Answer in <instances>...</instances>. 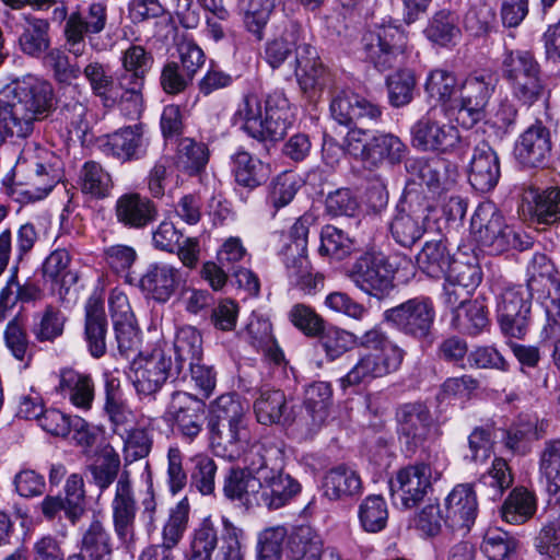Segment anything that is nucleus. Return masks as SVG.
Wrapping results in <instances>:
<instances>
[{
	"instance_id": "nucleus-16",
	"label": "nucleus",
	"mask_w": 560,
	"mask_h": 560,
	"mask_svg": "<svg viewBox=\"0 0 560 560\" xmlns=\"http://www.w3.org/2000/svg\"><path fill=\"white\" fill-rule=\"evenodd\" d=\"M265 453H268L262 444H254L246 453L244 468H231L224 478L223 492L231 500L255 503L257 493L258 475L252 467L265 465Z\"/></svg>"
},
{
	"instance_id": "nucleus-47",
	"label": "nucleus",
	"mask_w": 560,
	"mask_h": 560,
	"mask_svg": "<svg viewBox=\"0 0 560 560\" xmlns=\"http://www.w3.org/2000/svg\"><path fill=\"white\" fill-rule=\"evenodd\" d=\"M82 551L91 560H109L113 551L110 535L101 521L93 520L83 533Z\"/></svg>"
},
{
	"instance_id": "nucleus-33",
	"label": "nucleus",
	"mask_w": 560,
	"mask_h": 560,
	"mask_svg": "<svg viewBox=\"0 0 560 560\" xmlns=\"http://www.w3.org/2000/svg\"><path fill=\"white\" fill-rule=\"evenodd\" d=\"M107 319L103 302L91 296L85 305L84 338L89 352L93 358H101L106 353Z\"/></svg>"
},
{
	"instance_id": "nucleus-62",
	"label": "nucleus",
	"mask_w": 560,
	"mask_h": 560,
	"mask_svg": "<svg viewBox=\"0 0 560 560\" xmlns=\"http://www.w3.org/2000/svg\"><path fill=\"white\" fill-rule=\"evenodd\" d=\"M66 517L75 524L85 513V491L81 476L72 474L68 477L65 486Z\"/></svg>"
},
{
	"instance_id": "nucleus-21",
	"label": "nucleus",
	"mask_w": 560,
	"mask_h": 560,
	"mask_svg": "<svg viewBox=\"0 0 560 560\" xmlns=\"http://www.w3.org/2000/svg\"><path fill=\"white\" fill-rule=\"evenodd\" d=\"M427 219V206L402 201L389 224L392 236L401 246L409 247L422 237Z\"/></svg>"
},
{
	"instance_id": "nucleus-34",
	"label": "nucleus",
	"mask_w": 560,
	"mask_h": 560,
	"mask_svg": "<svg viewBox=\"0 0 560 560\" xmlns=\"http://www.w3.org/2000/svg\"><path fill=\"white\" fill-rule=\"evenodd\" d=\"M324 495L329 500H345L361 494L362 480L349 466L338 465L329 469L323 479Z\"/></svg>"
},
{
	"instance_id": "nucleus-11",
	"label": "nucleus",
	"mask_w": 560,
	"mask_h": 560,
	"mask_svg": "<svg viewBox=\"0 0 560 560\" xmlns=\"http://www.w3.org/2000/svg\"><path fill=\"white\" fill-rule=\"evenodd\" d=\"M497 80L491 74L468 77L460 85L452 112L459 125L471 128L485 117L486 107L494 92Z\"/></svg>"
},
{
	"instance_id": "nucleus-40",
	"label": "nucleus",
	"mask_w": 560,
	"mask_h": 560,
	"mask_svg": "<svg viewBox=\"0 0 560 560\" xmlns=\"http://www.w3.org/2000/svg\"><path fill=\"white\" fill-rule=\"evenodd\" d=\"M453 256L443 241H429L417 255L421 271L431 278H444L450 271Z\"/></svg>"
},
{
	"instance_id": "nucleus-35",
	"label": "nucleus",
	"mask_w": 560,
	"mask_h": 560,
	"mask_svg": "<svg viewBox=\"0 0 560 560\" xmlns=\"http://www.w3.org/2000/svg\"><path fill=\"white\" fill-rule=\"evenodd\" d=\"M58 392L68 397L74 407L89 410L94 400V382L85 373L66 369L60 372Z\"/></svg>"
},
{
	"instance_id": "nucleus-18",
	"label": "nucleus",
	"mask_w": 560,
	"mask_h": 560,
	"mask_svg": "<svg viewBox=\"0 0 560 560\" xmlns=\"http://www.w3.org/2000/svg\"><path fill=\"white\" fill-rule=\"evenodd\" d=\"M551 148L550 130L541 121H536L518 136L514 155L522 165L538 167L547 163Z\"/></svg>"
},
{
	"instance_id": "nucleus-50",
	"label": "nucleus",
	"mask_w": 560,
	"mask_h": 560,
	"mask_svg": "<svg viewBox=\"0 0 560 560\" xmlns=\"http://www.w3.org/2000/svg\"><path fill=\"white\" fill-rule=\"evenodd\" d=\"M535 548L542 560H560V513L549 515L535 537Z\"/></svg>"
},
{
	"instance_id": "nucleus-45",
	"label": "nucleus",
	"mask_w": 560,
	"mask_h": 560,
	"mask_svg": "<svg viewBox=\"0 0 560 560\" xmlns=\"http://www.w3.org/2000/svg\"><path fill=\"white\" fill-rule=\"evenodd\" d=\"M424 90L428 96L452 110L457 93V81L454 73L444 69H434L428 74Z\"/></svg>"
},
{
	"instance_id": "nucleus-12",
	"label": "nucleus",
	"mask_w": 560,
	"mask_h": 560,
	"mask_svg": "<svg viewBox=\"0 0 560 560\" xmlns=\"http://www.w3.org/2000/svg\"><path fill=\"white\" fill-rule=\"evenodd\" d=\"M410 142L418 151L446 153L460 147L462 137L455 126L439 120L430 109L411 126Z\"/></svg>"
},
{
	"instance_id": "nucleus-59",
	"label": "nucleus",
	"mask_w": 560,
	"mask_h": 560,
	"mask_svg": "<svg viewBox=\"0 0 560 560\" xmlns=\"http://www.w3.org/2000/svg\"><path fill=\"white\" fill-rule=\"evenodd\" d=\"M539 469L548 482L549 491L560 495V440L546 442L540 454Z\"/></svg>"
},
{
	"instance_id": "nucleus-64",
	"label": "nucleus",
	"mask_w": 560,
	"mask_h": 560,
	"mask_svg": "<svg viewBox=\"0 0 560 560\" xmlns=\"http://www.w3.org/2000/svg\"><path fill=\"white\" fill-rule=\"evenodd\" d=\"M416 79L411 71H398L387 79L388 100L392 106L401 107L413 97Z\"/></svg>"
},
{
	"instance_id": "nucleus-22",
	"label": "nucleus",
	"mask_w": 560,
	"mask_h": 560,
	"mask_svg": "<svg viewBox=\"0 0 560 560\" xmlns=\"http://www.w3.org/2000/svg\"><path fill=\"white\" fill-rule=\"evenodd\" d=\"M291 106L289 100L282 93H273L266 100L261 120L258 122L257 132L252 138L259 141H277L284 137L291 125Z\"/></svg>"
},
{
	"instance_id": "nucleus-10",
	"label": "nucleus",
	"mask_w": 560,
	"mask_h": 560,
	"mask_svg": "<svg viewBox=\"0 0 560 560\" xmlns=\"http://www.w3.org/2000/svg\"><path fill=\"white\" fill-rule=\"evenodd\" d=\"M265 453V465L252 467L258 475L255 503L268 510H278L287 505L300 491V483L281 469L270 467V454H280L279 448H270Z\"/></svg>"
},
{
	"instance_id": "nucleus-23",
	"label": "nucleus",
	"mask_w": 560,
	"mask_h": 560,
	"mask_svg": "<svg viewBox=\"0 0 560 560\" xmlns=\"http://www.w3.org/2000/svg\"><path fill=\"white\" fill-rule=\"evenodd\" d=\"M478 514V501L471 485L460 483L445 498V524L453 529L469 530Z\"/></svg>"
},
{
	"instance_id": "nucleus-46",
	"label": "nucleus",
	"mask_w": 560,
	"mask_h": 560,
	"mask_svg": "<svg viewBox=\"0 0 560 560\" xmlns=\"http://www.w3.org/2000/svg\"><path fill=\"white\" fill-rule=\"evenodd\" d=\"M358 517L366 533L382 532L388 521V508L382 495H368L359 505Z\"/></svg>"
},
{
	"instance_id": "nucleus-8",
	"label": "nucleus",
	"mask_w": 560,
	"mask_h": 560,
	"mask_svg": "<svg viewBox=\"0 0 560 560\" xmlns=\"http://www.w3.org/2000/svg\"><path fill=\"white\" fill-rule=\"evenodd\" d=\"M470 229L476 242L491 254L516 248L520 243L517 233L504 223L501 212L492 202L478 206L471 218Z\"/></svg>"
},
{
	"instance_id": "nucleus-52",
	"label": "nucleus",
	"mask_w": 560,
	"mask_h": 560,
	"mask_svg": "<svg viewBox=\"0 0 560 560\" xmlns=\"http://www.w3.org/2000/svg\"><path fill=\"white\" fill-rule=\"evenodd\" d=\"M188 520L189 503L187 499H183L170 510L168 518L162 529V544L159 545L174 550L187 529Z\"/></svg>"
},
{
	"instance_id": "nucleus-3",
	"label": "nucleus",
	"mask_w": 560,
	"mask_h": 560,
	"mask_svg": "<svg viewBox=\"0 0 560 560\" xmlns=\"http://www.w3.org/2000/svg\"><path fill=\"white\" fill-rule=\"evenodd\" d=\"M49 153L34 143L26 144L12 168L14 183L7 185L5 194L14 201L28 203L48 195L57 183V175L47 165Z\"/></svg>"
},
{
	"instance_id": "nucleus-25",
	"label": "nucleus",
	"mask_w": 560,
	"mask_h": 560,
	"mask_svg": "<svg viewBox=\"0 0 560 560\" xmlns=\"http://www.w3.org/2000/svg\"><path fill=\"white\" fill-rule=\"evenodd\" d=\"M103 147L106 154L125 163L143 159L147 155L148 141L143 137L142 126L133 125L108 135Z\"/></svg>"
},
{
	"instance_id": "nucleus-42",
	"label": "nucleus",
	"mask_w": 560,
	"mask_h": 560,
	"mask_svg": "<svg viewBox=\"0 0 560 560\" xmlns=\"http://www.w3.org/2000/svg\"><path fill=\"white\" fill-rule=\"evenodd\" d=\"M71 256L65 248L52 250L43 262V277L45 281L51 282L66 291L78 280L77 273L70 270ZM62 295V292L59 291Z\"/></svg>"
},
{
	"instance_id": "nucleus-58",
	"label": "nucleus",
	"mask_w": 560,
	"mask_h": 560,
	"mask_svg": "<svg viewBox=\"0 0 560 560\" xmlns=\"http://www.w3.org/2000/svg\"><path fill=\"white\" fill-rule=\"evenodd\" d=\"M513 479V475L506 460L503 458H495L492 462L491 468L480 477L479 483L488 488V495L495 500L512 486Z\"/></svg>"
},
{
	"instance_id": "nucleus-48",
	"label": "nucleus",
	"mask_w": 560,
	"mask_h": 560,
	"mask_svg": "<svg viewBox=\"0 0 560 560\" xmlns=\"http://www.w3.org/2000/svg\"><path fill=\"white\" fill-rule=\"evenodd\" d=\"M174 350L177 368L180 370L185 363L200 362L202 357V339L196 328L185 326L177 330Z\"/></svg>"
},
{
	"instance_id": "nucleus-61",
	"label": "nucleus",
	"mask_w": 560,
	"mask_h": 560,
	"mask_svg": "<svg viewBox=\"0 0 560 560\" xmlns=\"http://www.w3.org/2000/svg\"><path fill=\"white\" fill-rule=\"evenodd\" d=\"M290 323L307 337H317L325 327L324 318L316 311L306 304H294L289 313Z\"/></svg>"
},
{
	"instance_id": "nucleus-37",
	"label": "nucleus",
	"mask_w": 560,
	"mask_h": 560,
	"mask_svg": "<svg viewBox=\"0 0 560 560\" xmlns=\"http://www.w3.org/2000/svg\"><path fill=\"white\" fill-rule=\"evenodd\" d=\"M122 70L119 72L126 84L142 95L145 77L153 65V56L140 45H131L121 55Z\"/></svg>"
},
{
	"instance_id": "nucleus-60",
	"label": "nucleus",
	"mask_w": 560,
	"mask_h": 560,
	"mask_svg": "<svg viewBox=\"0 0 560 560\" xmlns=\"http://www.w3.org/2000/svg\"><path fill=\"white\" fill-rule=\"evenodd\" d=\"M517 541L506 532L489 530L481 549L489 560H515Z\"/></svg>"
},
{
	"instance_id": "nucleus-17",
	"label": "nucleus",
	"mask_w": 560,
	"mask_h": 560,
	"mask_svg": "<svg viewBox=\"0 0 560 560\" xmlns=\"http://www.w3.org/2000/svg\"><path fill=\"white\" fill-rule=\"evenodd\" d=\"M112 511L115 534L119 541L129 548L135 541L137 503L127 470L120 474L117 481Z\"/></svg>"
},
{
	"instance_id": "nucleus-53",
	"label": "nucleus",
	"mask_w": 560,
	"mask_h": 560,
	"mask_svg": "<svg viewBox=\"0 0 560 560\" xmlns=\"http://www.w3.org/2000/svg\"><path fill=\"white\" fill-rule=\"evenodd\" d=\"M539 70V63L533 54L526 50L508 51L502 61L503 77L510 84L529 74L538 73Z\"/></svg>"
},
{
	"instance_id": "nucleus-5",
	"label": "nucleus",
	"mask_w": 560,
	"mask_h": 560,
	"mask_svg": "<svg viewBox=\"0 0 560 560\" xmlns=\"http://www.w3.org/2000/svg\"><path fill=\"white\" fill-rule=\"evenodd\" d=\"M495 312L504 336L522 339L529 324L534 292L523 284L498 285L494 290Z\"/></svg>"
},
{
	"instance_id": "nucleus-13",
	"label": "nucleus",
	"mask_w": 560,
	"mask_h": 560,
	"mask_svg": "<svg viewBox=\"0 0 560 560\" xmlns=\"http://www.w3.org/2000/svg\"><path fill=\"white\" fill-rule=\"evenodd\" d=\"M394 264L381 252H366L353 264L349 277L361 291L376 298L393 289Z\"/></svg>"
},
{
	"instance_id": "nucleus-27",
	"label": "nucleus",
	"mask_w": 560,
	"mask_h": 560,
	"mask_svg": "<svg viewBox=\"0 0 560 560\" xmlns=\"http://www.w3.org/2000/svg\"><path fill=\"white\" fill-rule=\"evenodd\" d=\"M114 211L117 222L128 229H143L158 215L154 202L138 192H127L118 197Z\"/></svg>"
},
{
	"instance_id": "nucleus-44",
	"label": "nucleus",
	"mask_w": 560,
	"mask_h": 560,
	"mask_svg": "<svg viewBox=\"0 0 560 560\" xmlns=\"http://www.w3.org/2000/svg\"><path fill=\"white\" fill-rule=\"evenodd\" d=\"M79 184L83 194L95 199L106 198L114 187L110 174L95 161L83 164Z\"/></svg>"
},
{
	"instance_id": "nucleus-28",
	"label": "nucleus",
	"mask_w": 560,
	"mask_h": 560,
	"mask_svg": "<svg viewBox=\"0 0 560 560\" xmlns=\"http://www.w3.org/2000/svg\"><path fill=\"white\" fill-rule=\"evenodd\" d=\"M293 73L304 93L322 91L329 81V73L323 66L313 46H302L300 55L293 60Z\"/></svg>"
},
{
	"instance_id": "nucleus-41",
	"label": "nucleus",
	"mask_w": 560,
	"mask_h": 560,
	"mask_svg": "<svg viewBox=\"0 0 560 560\" xmlns=\"http://www.w3.org/2000/svg\"><path fill=\"white\" fill-rule=\"evenodd\" d=\"M210 151L206 143L192 138H183L177 144L174 164L188 175L200 173L209 162Z\"/></svg>"
},
{
	"instance_id": "nucleus-54",
	"label": "nucleus",
	"mask_w": 560,
	"mask_h": 560,
	"mask_svg": "<svg viewBox=\"0 0 560 560\" xmlns=\"http://www.w3.org/2000/svg\"><path fill=\"white\" fill-rule=\"evenodd\" d=\"M128 422H114V431L124 441L126 458L137 460L145 457L151 450L152 440L144 429L127 428Z\"/></svg>"
},
{
	"instance_id": "nucleus-15",
	"label": "nucleus",
	"mask_w": 560,
	"mask_h": 560,
	"mask_svg": "<svg viewBox=\"0 0 560 560\" xmlns=\"http://www.w3.org/2000/svg\"><path fill=\"white\" fill-rule=\"evenodd\" d=\"M172 359L162 347L151 352H140L133 359L130 378L138 394L149 396L156 393L168 377Z\"/></svg>"
},
{
	"instance_id": "nucleus-20",
	"label": "nucleus",
	"mask_w": 560,
	"mask_h": 560,
	"mask_svg": "<svg viewBox=\"0 0 560 560\" xmlns=\"http://www.w3.org/2000/svg\"><path fill=\"white\" fill-rule=\"evenodd\" d=\"M329 110L331 118L342 126L360 121L376 122L382 116L377 105L349 91L338 92L330 102Z\"/></svg>"
},
{
	"instance_id": "nucleus-57",
	"label": "nucleus",
	"mask_w": 560,
	"mask_h": 560,
	"mask_svg": "<svg viewBox=\"0 0 560 560\" xmlns=\"http://www.w3.org/2000/svg\"><path fill=\"white\" fill-rule=\"evenodd\" d=\"M424 34L430 42L440 46H447L450 44H454L458 39L460 31L456 26L452 14L441 11L431 19L429 25L424 30Z\"/></svg>"
},
{
	"instance_id": "nucleus-31",
	"label": "nucleus",
	"mask_w": 560,
	"mask_h": 560,
	"mask_svg": "<svg viewBox=\"0 0 560 560\" xmlns=\"http://www.w3.org/2000/svg\"><path fill=\"white\" fill-rule=\"evenodd\" d=\"M324 540L308 525L293 527L285 540V557L288 560H320L324 558Z\"/></svg>"
},
{
	"instance_id": "nucleus-43",
	"label": "nucleus",
	"mask_w": 560,
	"mask_h": 560,
	"mask_svg": "<svg viewBox=\"0 0 560 560\" xmlns=\"http://www.w3.org/2000/svg\"><path fill=\"white\" fill-rule=\"evenodd\" d=\"M49 30L48 20L27 18L19 37L21 50L31 57H39L45 54L50 47Z\"/></svg>"
},
{
	"instance_id": "nucleus-30",
	"label": "nucleus",
	"mask_w": 560,
	"mask_h": 560,
	"mask_svg": "<svg viewBox=\"0 0 560 560\" xmlns=\"http://www.w3.org/2000/svg\"><path fill=\"white\" fill-rule=\"evenodd\" d=\"M302 46L312 45L304 42L301 25L291 22L279 36L266 43L264 57L272 69H277L293 54L294 58H296L300 55Z\"/></svg>"
},
{
	"instance_id": "nucleus-51",
	"label": "nucleus",
	"mask_w": 560,
	"mask_h": 560,
	"mask_svg": "<svg viewBox=\"0 0 560 560\" xmlns=\"http://www.w3.org/2000/svg\"><path fill=\"white\" fill-rule=\"evenodd\" d=\"M279 0H240L241 10L244 14V24L248 32L257 39H261L264 28L268 23L270 14Z\"/></svg>"
},
{
	"instance_id": "nucleus-36",
	"label": "nucleus",
	"mask_w": 560,
	"mask_h": 560,
	"mask_svg": "<svg viewBox=\"0 0 560 560\" xmlns=\"http://www.w3.org/2000/svg\"><path fill=\"white\" fill-rule=\"evenodd\" d=\"M402 140L390 132H377L370 138L368 167H378L384 162L392 165L400 163L408 153Z\"/></svg>"
},
{
	"instance_id": "nucleus-7",
	"label": "nucleus",
	"mask_w": 560,
	"mask_h": 560,
	"mask_svg": "<svg viewBox=\"0 0 560 560\" xmlns=\"http://www.w3.org/2000/svg\"><path fill=\"white\" fill-rule=\"evenodd\" d=\"M441 476L442 471L423 462L400 468L389 480L393 504L402 510L416 508Z\"/></svg>"
},
{
	"instance_id": "nucleus-4",
	"label": "nucleus",
	"mask_w": 560,
	"mask_h": 560,
	"mask_svg": "<svg viewBox=\"0 0 560 560\" xmlns=\"http://www.w3.org/2000/svg\"><path fill=\"white\" fill-rule=\"evenodd\" d=\"M84 77L90 83L93 94L103 106L110 108L116 105L128 117H138L143 108V97L139 95L120 73L113 75L100 62H90L84 68Z\"/></svg>"
},
{
	"instance_id": "nucleus-49",
	"label": "nucleus",
	"mask_w": 560,
	"mask_h": 560,
	"mask_svg": "<svg viewBox=\"0 0 560 560\" xmlns=\"http://www.w3.org/2000/svg\"><path fill=\"white\" fill-rule=\"evenodd\" d=\"M65 323L63 314L49 305L43 312L34 314L31 332L40 342L54 341L62 335Z\"/></svg>"
},
{
	"instance_id": "nucleus-39",
	"label": "nucleus",
	"mask_w": 560,
	"mask_h": 560,
	"mask_svg": "<svg viewBox=\"0 0 560 560\" xmlns=\"http://www.w3.org/2000/svg\"><path fill=\"white\" fill-rule=\"evenodd\" d=\"M536 511V495L524 487H516L504 500L500 514L504 522L521 525L530 520Z\"/></svg>"
},
{
	"instance_id": "nucleus-56",
	"label": "nucleus",
	"mask_w": 560,
	"mask_h": 560,
	"mask_svg": "<svg viewBox=\"0 0 560 560\" xmlns=\"http://www.w3.org/2000/svg\"><path fill=\"white\" fill-rule=\"evenodd\" d=\"M262 115L261 100L258 95L248 93L240 101L232 121L252 137L253 132H257Z\"/></svg>"
},
{
	"instance_id": "nucleus-38",
	"label": "nucleus",
	"mask_w": 560,
	"mask_h": 560,
	"mask_svg": "<svg viewBox=\"0 0 560 560\" xmlns=\"http://www.w3.org/2000/svg\"><path fill=\"white\" fill-rule=\"evenodd\" d=\"M232 173L238 185L256 188L269 176V166L249 152L238 149L231 158Z\"/></svg>"
},
{
	"instance_id": "nucleus-55",
	"label": "nucleus",
	"mask_w": 560,
	"mask_h": 560,
	"mask_svg": "<svg viewBox=\"0 0 560 560\" xmlns=\"http://www.w3.org/2000/svg\"><path fill=\"white\" fill-rule=\"evenodd\" d=\"M218 545V530L210 517H206L195 529L188 560H211Z\"/></svg>"
},
{
	"instance_id": "nucleus-1",
	"label": "nucleus",
	"mask_w": 560,
	"mask_h": 560,
	"mask_svg": "<svg viewBox=\"0 0 560 560\" xmlns=\"http://www.w3.org/2000/svg\"><path fill=\"white\" fill-rule=\"evenodd\" d=\"M319 345L326 357L337 360L354 345L368 350L360 355L352 369L340 378L343 389L349 386L370 383L399 369L405 351L380 326L366 330L361 337L338 327L324 328Z\"/></svg>"
},
{
	"instance_id": "nucleus-63",
	"label": "nucleus",
	"mask_w": 560,
	"mask_h": 560,
	"mask_svg": "<svg viewBox=\"0 0 560 560\" xmlns=\"http://www.w3.org/2000/svg\"><path fill=\"white\" fill-rule=\"evenodd\" d=\"M308 231L310 218L301 217L294 222L289 231L290 243L284 244L281 249L283 260L290 257V259H298L300 264L305 262Z\"/></svg>"
},
{
	"instance_id": "nucleus-6",
	"label": "nucleus",
	"mask_w": 560,
	"mask_h": 560,
	"mask_svg": "<svg viewBox=\"0 0 560 560\" xmlns=\"http://www.w3.org/2000/svg\"><path fill=\"white\" fill-rule=\"evenodd\" d=\"M384 320L400 334L417 341H429L433 336L435 306L429 296L409 299L384 312Z\"/></svg>"
},
{
	"instance_id": "nucleus-9",
	"label": "nucleus",
	"mask_w": 560,
	"mask_h": 560,
	"mask_svg": "<svg viewBox=\"0 0 560 560\" xmlns=\"http://www.w3.org/2000/svg\"><path fill=\"white\" fill-rule=\"evenodd\" d=\"M407 43L406 33L393 23L377 24L363 37L366 58L380 71L392 69L404 61Z\"/></svg>"
},
{
	"instance_id": "nucleus-26",
	"label": "nucleus",
	"mask_w": 560,
	"mask_h": 560,
	"mask_svg": "<svg viewBox=\"0 0 560 560\" xmlns=\"http://www.w3.org/2000/svg\"><path fill=\"white\" fill-rule=\"evenodd\" d=\"M182 281L180 269L161 261L148 267L140 279V288L153 300L165 303L175 293Z\"/></svg>"
},
{
	"instance_id": "nucleus-19",
	"label": "nucleus",
	"mask_w": 560,
	"mask_h": 560,
	"mask_svg": "<svg viewBox=\"0 0 560 560\" xmlns=\"http://www.w3.org/2000/svg\"><path fill=\"white\" fill-rule=\"evenodd\" d=\"M522 210L533 221L545 225L560 223V187H528L522 195Z\"/></svg>"
},
{
	"instance_id": "nucleus-24",
	"label": "nucleus",
	"mask_w": 560,
	"mask_h": 560,
	"mask_svg": "<svg viewBox=\"0 0 560 560\" xmlns=\"http://www.w3.org/2000/svg\"><path fill=\"white\" fill-rule=\"evenodd\" d=\"M468 180L480 192L494 189L501 176L500 159L486 142L475 147L468 164Z\"/></svg>"
},
{
	"instance_id": "nucleus-14",
	"label": "nucleus",
	"mask_w": 560,
	"mask_h": 560,
	"mask_svg": "<svg viewBox=\"0 0 560 560\" xmlns=\"http://www.w3.org/2000/svg\"><path fill=\"white\" fill-rule=\"evenodd\" d=\"M527 273L526 287L537 294L544 314L560 317V279L552 261L545 254L536 253Z\"/></svg>"
},
{
	"instance_id": "nucleus-32",
	"label": "nucleus",
	"mask_w": 560,
	"mask_h": 560,
	"mask_svg": "<svg viewBox=\"0 0 560 560\" xmlns=\"http://www.w3.org/2000/svg\"><path fill=\"white\" fill-rule=\"evenodd\" d=\"M107 24V5L104 2L91 3L85 12L73 11L65 24L63 34L73 43H79L81 34L92 35L103 32Z\"/></svg>"
},
{
	"instance_id": "nucleus-29",
	"label": "nucleus",
	"mask_w": 560,
	"mask_h": 560,
	"mask_svg": "<svg viewBox=\"0 0 560 560\" xmlns=\"http://www.w3.org/2000/svg\"><path fill=\"white\" fill-rule=\"evenodd\" d=\"M407 172L433 191L448 190L456 180V172L450 171L441 160L417 158L408 160Z\"/></svg>"
},
{
	"instance_id": "nucleus-2",
	"label": "nucleus",
	"mask_w": 560,
	"mask_h": 560,
	"mask_svg": "<svg viewBox=\"0 0 560 560\" xmlns=\"http://www.w3.org/2000/svg\"><path fill=\"white\" fill-rule=\"evenodd\" d=\"M55 108L51 84L34 75H25L0 91V147L5 138H26L34 124Z\"/></svg>"
}]
</instances>
